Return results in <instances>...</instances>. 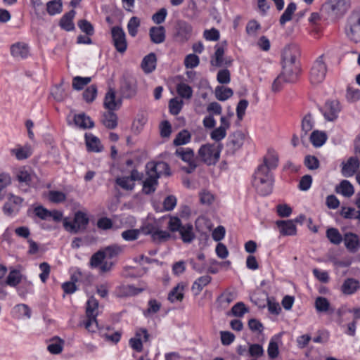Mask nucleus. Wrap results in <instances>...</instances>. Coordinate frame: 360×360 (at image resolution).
<instances>
[{"label": "nucleus", "mask_w": 360, "mask_h": 360, "mask_svg": "<svg viewBox=\"0 0 360 360\" xmlns=\"http://www.w3.org/2000/svg\"><path fill=\"white\" fill-rule=\"evenodd\" d=\"M298 57L299 51L295 46L287 47L283 50V71L281 74L285 82H294L297 79L300 72Z\"/></svg>", "instance_id": "obj_1"}, {"label": "nucleus", "mask_w": 360, "mask_h": 360, "mask_svg": "<svg viewBox=\"0 0 360 360\" xmlns=\"http://www.w3.org/2000/svg\"><path fill=\"white\" fill-rule=\"evenodd\" d=\"M113 226H64L71 234H81L83 236V243L91 245L106 234V231Z\"/></svg>", "instance_id": "obj_2"}, {"label": "nucleus", "mask_w": 360, "mask_h": 360, "mask_svg": "<svg viewBox=\"0 0 360 360\" xmlns=\"http://www.w3.org/2000/svg\"><path fill=\"white\" fill-rule=\"evenodd\" d=\"M274 181L272 174L266 170V167L258 166L252 181L257 193L262 195H267L271 193Z\"/></svg>", "instance_id": "obj_3"}, {"label": "nucleus", "mask_w": 360, "mask_h": 360, "mask_svg": "<svg viewBox=\"0 0 360 360\" xmlns=\"http://www.w3.org/2000/svg\"><path fill=\"white\" fill-rule=\"evenodd\" d=\"M98 302L94 297H90L86 302V320L84 321V326L89 332L94 333L98 328L96 319L98 315Z\"/></svg>", "instance_id": "obj_4"}, {"label": "nucleus", "mask_w": 360, "mask_h": 360, "mask_svg": "<svg viewBox=\"0 0 360 360\" xmlns=\"http://www.w3.org/2000/svg\"><path fill=\"white\" fill-rule=\"evenodd\" d=\"M221 150V144H205L200 148L198 157L208 165H214L219 159Z\"/></svg>", "instance_id": "obj_5"}, {"label": "nucleus", "mask_w": 360, "mask_h": 360, "mask_svg": "<svg viewBox=\"0 0 360 360\" xmlns=\"http://www.w3.org/2000/svg\"><path fill=\"white\" fill-rule=\"evenodd\" d=\"M34 214L43 220L51 221L55 223H59L62 219L63 225H72L68 218H64L62 212L56 210H49L43 206L39 205L34 208Z\"/></svg>", "instance_id": "obj_6"}, {"label": "nucleus", "mask_w": 360, "mask_h": 360, "mask_svg": "<svg viewBox=\"0 0 360 360\" xmlns=\"http://www.w3.org/2000/svg\"><path fill=\"white\" fill-rule=\"evenodd\" d=\"M348 7L346 0H328L322 5L321 10L329 15L338 16L343 15Z\"/></svg>", "instance_id": "obj_7"}, {"label": "nucleus", "mask_w": 360, "mask_h": 360, "mask_svg": "<svg viewBox=\"0 0 360 360\" xmlns=\"http://www.w3.org/2000/svg\"><path fill=\"white\" fill-rule=\"evenodd\" d=\"M326 64L321 56L314 63L311 69L309 75L311 83L314 85L321 83L326 77Z\"/></svg>", "instance_id": "obj_8"}, {"label": "nucleus", "mask_w": 360, "mask_h": 360, "mask_svg": "<svg viewBox=\"0 0 360 360\" xmlns=\"http://www.w3.org/2000/svg\"><path fill=\"white\" fill-rule=\"evenodd\" d=\"M175 155L181 158L184 162L188 163L187 167H182L186 173H192L197 167L195 159L194 152L190 148H178L175 151Z\"/></svg>", "instance_id": "obj_9"}, {"label": "nucleus", "mask_w": 360, "mask_h": 360, "mask_svg": "<svg viewBox=\"0 0 360 360\" xmlns=\"http://www.w3.org/2000/svg\"><path fill=\"white\" fill-rule=\"evenodd\" d=\"M347 36L355 42L360 41V13L350 15L345 28Z\"/></svg>", "instance_id": "obj_10"}, {"label": "nucleus", "mask_w": 360, "mask_h": 360, "mask_svg": "<svg viewBox=\"0 0 360 360\" xmlns=\"http://www.w3.org/2000/svg\"><path fill=\"white\" fill-rule=\"evenodd\" d=\"M112 44L117 52L124 53L127 49L126 34L123 29L119 26L112 27L111 29Z\"/></svg>", "instance_id": "obj_11"}, {"label": "nucleus", "mask_w": 360, "mask_h": 360, "mask_svg": "<svg viewBox=\"0 0 360 360\" xmlns=\"http://www.w3.org/2000/svg\"><path fill=\"white\" fill-rule=\"evenodd\" d=\"M174 38L176 41L184 43L191 37L193 27L185 20H177L175 25Z\"/></svg>", "instance_id": "obj_12"}, {"label": "nucleus", "mask_w": 360, "mask_h": 360, "mask_svg": "<svg viewBox=\"0 0 360 360\" xmlns=\"http://www.w3.org/2000/svg\"><path fill=\"white\" fill-rule=\"evenodd\" d=\"M245 139V134L240 131H237L231 134L226 145V153L229 155H233L242 147L244 143Z\"/></svg>", "instance_id": "obj_13"}, {"label": "nucleus", "mask_w": 360, "mask_h": 360, "mask_svg": "<svg viewBox=\"0 0 360 360\" xmlns=\"http://www.w3.org/2000/svg\"><path fill=\"white\" fill-rule=\"evenodd\" d=\"M147 174L153 175L159 179L162 175L169 176L170 169L167 163L165 162H150L146 165Z\"/></svg>", "instance_id": "obj_14"}, {"label": "nucleus", "mask_w": 360, "mask_h": 360, "mask_svg": "<svg viewBox=\"0 0 360 360\" xmlns=\"http://www.w3.org/2000/svg\"><path fill=\"white\" fill-rule=\"evenodd\" d=\"M151 229L147 230L146 228L145 235L150 234L153 241L160 244L167 241L172 238L171 231H162L158 229L159 226H150Z\"/></svg>", "instance_id": "obj_15"}, {"label": "nucleus", "mask_w": 360, "mask_h": 360, "mask_svg": "<svg viewBox=\"0 0 360 360\" xmlns=\"http://www.w3.org/2000/svg\"><path fill=\"white\" fill-rule=\"evenodd\" d=\"M172 233L178 232L185 243H191L195 238L193 226H168Z\"/></svg>", "instance_id": "obj_16"}, {"label": "nucleus", "mask_w": 360, "mask_h": 360, "mask_svg": "<svg viewBox=\"0 0 360 360\" xmlns=\"http://www.w3.org/2000/svg\"><path fill=\"white\" fill-rule=\"evenodd\" d=\"M340 111V103L337 100L328 101L323 108V115L328 121L335 120Z\"/></svg>", "instance_id": "obj_17"}, {"label": "nucleus", "mask_w": 360, "mask_h": 360, "mask_svg": "<svg viewBox=\"0 0 360 360\" xmlns=\"http://www.w3.org/2000/svg\"><path fill=\"white\" fill-rule=\"evenodd\" d=\"M22 199L13 194H9L7 202L4 204L3 210L6 215H12L18 212Z\"/></svg>", "instance_id": "obj_18"}, {"label": "nucleus", "mask_w": 360, "mask_h": 360, "mask_svg": "<svg viewBox=\"0 0 360 360\" xmlns=\"http://www.w3.org/2000/svg\"><path fill=\"white\" fill-rule=\"evenodd\" d=\"M142 338L144 342H147L149 340V334L146 328H140L137 330L136 337L129 340L131 348L138 352H141L143 349Z\"/></svg>", "instance_id": "obj_19"}, {"label": "nucleus", "mask_w": 360, "mask_h": 360, "mask_svg": "<svg viewBox=\"0 0 360 360\" xmlns=\"http://www.w3.org/2000/svg\"><path fill=\"white\" fill-rule=\"evenodd\" d=\"M343 241L347 250L351 253L356 252L360 248V239L356 234L347 233L344 235Z\"/></svg>", "instance_id": "obj_20"}, {"label": "nucleus", "mask_w": 360, "mask_h": 360, "mask_svg": "<svg viewBox=\"0 0 360 360\" xmlns=\"http://www.w3.org/2000/svg\"><path fill=\"white\" fill-rule=\"evenodd\" d=\"M11 56L17 59H24L29 56L30 50L27 44L23 42H17L11 46Z\"/></svg>", "instance_id": "obj_21"}, {"label": "nucleus", "mask_w": 360, "mask_h": 360, "mask_svg": "<svg viewBox=\"0 0 360 360\" xmlns=\"http://www.w3.org/2000/svg\"><path fill=\"white\" fill-rule=\"evenodd\" d=\"M359 167V161L356 158L351 157L347 162L342 163V174L345 177L352 176Z\"/></svg>", "instance_id": "obj_22"}, {"label": "nucleus", "mask_w": 360, "mask_h": 360, "mask_svg": "<svg viewBox=\"0 0 360 360\" xmlns=\"http://www.w3.org/2000/svg\"><path fill=\"white\" fill-rule=\"evenodd\" d=\"M121 103V100L116 99L115 91L112 89H110L105 96V108L108 110L113 111L120 108Z\"/></svg>", "instance_id": "obj_23"}, {"label": "nucleus", "mask_w": 360, "mask_h": 360, "mask_svg": "<svg viewBox=\"0 0 360 360\" xmlns=\"http://www.w3.org/2000/svg\"><path fill=\"white\" fill-rule=\"evenodd\" d=\"M185 285L183 283H178L168 294V300L172 303L181 302L184 297Z\"/></svg>", "instance_id": "obj_24"}, {"label": "nucleus", "mask_w": 360, "mask_h": 360, "mask_svg": "<svg viewBox=\"0 0 360 360\" xmlns=\"http://www.w3.org/2000/svg\"><path fill=\"white\" fill-rule=\"evenodd\" d=\"M143 291V289L136 288L131 285H122L118 286L115 290L117 297H124L136 295Z\"/></svg>", "instance_id": "obj_25"}, {"label": "nucleus", "mask_w": 360, "mask_h": 360, "mask_svg": "<svg viewBox=\"0 0 360 360\" xmlns=\"http://www.w3.org/2000/svg\"><path fill=\"white\" fill-rule=\"evenodd\" d=\"M165 29L163 26L152 27L149 30L150 40L154 44H161L165 40Z\"/></svg>", "instance_id": "obj_26"}, {"label": "nucleus", "mask_w": 360, "mask_h": 360, "mask_svg": "<svg viewBox=\"0 0 360 360\" xmlns=\"http://www.w3.org/2000/svg\"><path fill=\"white\" fill-rule=\"evenodd\" d=\"M157 58L153 53H150L146 56L141 63V68L144 72L150 73L155 70L156 68Z\"/></svg>", "instance_id": "obj_27"}, {"label": "nucleus", "mask_w": 360, "mask_h": 360, "mask_svg": "<svg viewBox=\"0 0 360 360\" xmlns=\"http://www.w3.org/2000/svg\"><path fill=\"white\" fill-rule=\"evenodd\" d=\"M121 94L122 97L130 98L136 94V85L134 81L125 80L121 86Z\"/></svg>", "instance_id": "obj_28"}, {"label": "nucleus", "mask_w": 360, "mask_h": 360, "mask_svg": "<svg viewBox=\"0 0 360 360\" xmlns=\"http://www.w3.org/2000/svg\"><path fill=\"white\" fill-rule=\"evenodd\" d=\"M23 276L20 271L12 269L6 279V284L10 287H16L22 280Z\"/></svg>", "instance_id": "obj_29"}, {"label": "nucleus", "mask_w": 360, "mask_h": 360, "mask_svg": "<svg viewBox=\"0 0 360 360\" xmlns=\"http://www.w3.org/2000/svg\"><path fill=\"white\" fill-rule=\"evenodd\" d=\"M86 144L89 150L93 152H101L103 149V146L100 140L91 134L85 135Z\"/></svg>", "instance_id": "obj_30"}, {"label": "nucleus", "mask_w": 360, "mask_h": 360, "mask_svg": "<svg viewBox=\"0 0 360 360\" xmlns=\"http://www.w3.org/2000/svg\"><path fill=\"white\" fill-rule=\"evenodd\" d=\"M212 281V277L205 275L199 277L192 285V291L195 295H198L202 290L203 288L207 285Z\"/></svg>", "instance_id": "obj_31"}, {"label": "nucleus", "mask_w": 360, "mask_h": 360, "mask_svg": "<svg viewBox=\"0 0 360 360\" xmlns=\"http://www.w3.org/2000/svg\"><path fill=\"white\" fill-rule=\"evenodd\" d=\"M278 158L274 150H269L267 155L264 158V163L259 166H265L266 170L270 172L277 167Z\"/></svg>", "instance_id": "obj_32"}, {"label": "nucleus", "mask_w": 360, "mask_h": 360, "mask_svg": "<svg viewBox=\"0 0 360 360\" xmlns=\"http://www.w3.org/2000/svg\"><path fill=\"white\" fill-rule=\"evenodd\" d=\"M75 15L74 10L65 13L60 20V26L66 31H72L75 29L73 18Z\"/></svg>", "instance_id": "obj_33"}, {"label": "nucleus", "mask_w": 360, "mask_h": 360, "mask_svg": "<svg viewBox=\"0 0 360 360\" xmlns=\"http://www.w3.org/2000/svg\"><path fill=\"white\" fill-rule=\"evenodd\" d=\"M359 288V282L354 278L346 279L342 285V291L345 295H352Z\"/></svg>", "instance_id": "obj_34"}, {"label": "nucleus", "mask_w": 360, "mask_h": 360, "mask_svg": "<svg viewBox=\"0 0 360 360\" xmlns=\"http://www.w3.org/2000/svg\"><path fill=\"white\" fill-rule=\"evenodd\" d=\"M335 191L345 197L349 198L354 194V186L349 181L342 180L340 184L336 186Z\"/></svg>", "instance_id": "obj_35"}, {"label": "nucleus", "mask_w": 360, "mask_h": 360, "mask_svg": "<svg viewBox=\"0 0 360 360\" xmlns=\"http://www.w3.org/2000/svg\"><path fill=\"white\" fill-rule=\"evenodd\" d=\"M11 155H14L18 160H25L32 155V149L30 146L25 145L23 147L18 146L11 150Z\"/></svg>", "instance_id": "obj_36"}, {"label": "nucleus", "mask_w": 360, "mask_h": 360, "mask_svg": "<svg viewBox=\"0 0 360 360\" xmlns=\"http://www.w3.org/2000/svg\"><path fill=\"white\" fill-rule=\"evenodd\" d=\"M97 328L96 329V330ZM101 336L104 337L107 340L110 341L113 343H117L121 338V333L119 331L112 332L110 327H107L105 329L103 328H98Z\"/></svg>", "instance_id": "obj_37"}, {"label": "nucleus", "mask_w": 360, "mask_h": 360, "mask_svg": "<svg viewBox=\"0 0 360 360\" xmlns=\"http://www.w3.org/2000/svg\"><path fill=\"white\" fill-rule=\"evenodd\" d=\"M220 223L219 218L213 213H206L198 217L195 225H214Z\"/></svg>", "instance_id": "obj_38"}, {"label": "nucleus", "mask_w": 360, "mask_h": 360, "mask_svg": "<svg viewBox=\"0 0 360 360\" xmlns=\"http://www.w3.org/2000/svg\"><path fill=\"white\" fill-rule=\"evenodd\" d=\"M148 227L149 226H141L140 229H127L122 233V238L125 241H134L139 238L141 233L144 234L146 228Z\"/></svg>", "instance_id": "obj_39"}, {"label": "nucleus", "mask_w": 360, "mask_h": 360, "mask_svg": "<svg viewBox=\"0 0 360 360\" xmlns=\"http://www.w3.org/2000/svg\"><path fill=\"white\" fill-rule=\"evenodd\" d=\"M74 122L77 126L83 129L92 128L94 125L91 119L84 113L75 115Z\"/></svg>", "instance_id": "obj_40"}, {"label": "nucleus", "mask_w": 360, "mask_h": 360, "mask_svg": "<svg viewBox=\"0 0 360 360\" xmlns=\"http://www.w3.org/2000/svg\"><path fill=\"white\" fill-rule=\"evenodd\" d=\"M102 250L105 254V258L113 259L118 257L123 252L124 248L120 245L113 244Z\"/></svg>", "instance_id": "obj_41"}, {"label": "nucleus", "mask_w": 360, "mask_h": 360, "mask_svg": "<svg viewBox=\"0 0 360 360\" xmlns=\"http://www.w3.org/2000/svg\"><path fill=\"white\" fill-rule=\"evenodd\" d=\"M158 179L153 175L148 174V177L143 181V191L146 194H150L155 191V186L158 185Z\"/></svg>", "instance_id": "obj_42"}, {"label": "nucleus", "mask_w": 360, "mask_h": 360, "mask_svg": "<svg viewBox=\"0 0 360 360\" xmlns=\"http://www.w3.org/2000/svg\"><path fill=\"white\" fill-rule=\"evenodd\" d=\"M102 122L107 128L114 129L117 125V117L112 111L109 110L104 113Z\"/></svg>", "instance_id": "obj_43"}, {"label": "nucleus", "mask_w": 360, "mask_h": 360, "mask_svg": "<svg viewBox=\"0 0 360 360\" xmlns=\"http://www.w3.org/2000/svg\"><path fill=\"white\" fill-rule=\"evenodd\" d=\"M326 139V134L319 131H314L310 136V141L315 147H320L323 145Z\"/></svg>", "instance_id": "obj_44"}, {"label": "nucleus", "mask_w": 360, "mask_h": 360, "mask_svg": "<svg viewBox=\"0 0 360 360\" xmlns=\"http://www.w3.org/2000/svg\"><path fill=\"white\" fill-rule=\"evenodd\" d=\"M215 53L211 60V64L216 67H221L224 64V49L223 46L218 45L215 46Z\"/></svg>", "instance_id": "obj_45"}, {"label": "nucleus", "mask_w": 360, "mask_h": 360, "mask_svg": "<svg viewBox=\"0 0 360 360\" xmlns=\"http://www.w3.org/2000/svg\"><path fill=\"white\" fill-rule=\"evenodd\" d=\"M47 12L49 15H53L60 13L63 11L62 0H52L46 4Z\"/></svg>", "instance_id": "obj_46"}, {"label": "nucleus", "mask_w": 360, "mask_h": 360, "mask_svg": "<svg viewBox=\"0 0 360 360\" xmlns=\"http://www.w3.org/2000/svg\"><path fill=\"white\" fill-rule=\"evenodd\" d=\"M231 89L224 86H217L215 89V96L221 101H224L233 96Z\"/></svg>", "instance_id": "obj_47"}, {"label": "nucleus", "mask_w": 360, "mask_h": 360, "mask_svg": "<svg viewBox=\"0 0 360 360\" xmlns=\"http://www.w3.org/2000/svg\"><path fill=\"white\" fill-rule=\"evenodd\" d=\"M141 25L140 19L136 16L131 17L127 23V30L129 34L134 37L138 33V29Z\"/></svg>", "instance_id": "obj_48"}, {"label": "nucleus", "mask_w": 360, "mask_h": 360, "mask_svg": "<svg viewBox=\"0 0 360 360\" xmlns=\"http://www.w3.org/2000/svg\"><path fill=\"white\" fill-rule=\"evenodd\" d=\"M326 236L330 242L335 245H339L343 240V238L339 231L333 227L327 230Z\"/></svg>", "instance_id": "obj_49"}, {"label": "nucleus", "mask_w": 360, "mask_h": 360, "mask_svg": "<svg viewBox=\"0 0 360 360\" xmlns=\"http://www.w3.org/2000/svg\"><path fill=\"white\" fill-rule=\"evenodd\" d=\"M176 91L181 97L186 99H190L193 95L192 88L184 82L177 84Z\"/></svg>", "instance_id": "obj_50"}, {"label": "nucleus", "mask_w": 360, "mask_h": 360, "mask_svg": "<svg viewBox=\"0 0 360 360\" xmlns=\"http://www.w3.org/2000/svg\"><path fill=\"white\" fill-rule=\"evenodd\" d=\"M191 141V134L187 130H182L177 134L173 141L174 146H179L188 143Z\"/></svg>", "instance_id": "obj_51"}, {"label": "nucleus", "mask_w": 360, "mask_h": 360, "mask_svg": "<svg viewBox=\"0 0 360 360\" xmlns=\"http://www.w3.org/2000/svg\"><path fill=\"white\" fill-rule=\"evenodd\" d=\"M91 81V77L76 76L72 79V88L75 90H82L86 85L89 84Z\"/></svg>", "instance_id": "obj_52"}, {"label": "nucleus", "mask_w": 360, "mask_h": 360, "mask_svg": "<svg viewBox=\"0 0 360 360\" xmlns=\"http://www.w3.org/2000/svg\"><path fill=\"white\" fill-rule=\"evenodd\" d=\"M235 299L234 294L225 291L221 293L217 298V301L219 302L221 307L226 308L230 303H231Z\"/></svg>", "instance_id": "obj_53"}, {"label": "nucleus", "mask_w": 360, "mask_h": 360, "mask_svg": "<svg viewBox=\"0 0 360 360\" xmlns=\"http://www.w3.org/2000/svg\"><path fill=\"white\" fill-rule=\"evenodd\" d=\"M296 10V4L293 2L290 3L284 13L280 18V23L284 25L286 22L290 21L292 19V15Z\"/></svg>", "instance_id": "obj_54"}, {"label": "nucleus", "mask_w": 360, "mask_h": 360, "mask_svg": "<svg viewBox=\"0 0 360 360\" xmlns=\"http://www.w3.org/2000/svg\"><path fill=\"white\" fill-rule=\"evenodd\" d=\"M63 340L57 338L52 340V342L48 345V351L53 354H58L63 350Z\"/></svg>", "instance_id": "obj_55"}, {"label": "nucleus", "mask_w": 360, "mask_h": 360, "mask_svg": "<svg viewBox=\"0 0 360 360\" xmlns=\"http://www.w3.org/2000/svg\"><path fill=\"white\" fill-rule=\"evenodd\" d=\"M314 127V122L312 120L311 115L310 113L307 114L302 119V131L304 132V135H301V138L306 136L309 131H310Z\"/></svg>", "instance_id": "obj_56"}, {"label": "nucleus", "mask_w": 360, "mask_h": 360, "mask_svg": "<svg viewBox=\"0 0 360 360\" xmlns=\"http://www.w3.org/2000/svg\"><path fill=\"white\" fill-rule=\"evenodd\" d=\"M116 184L122 188L127 191H131L134 189L135 184L132 182L131 179L129 176L117 177L115 180Z\"/></svg>", "instance_id": "obj_57"}, {"label": "nucleus", "mask_w": 360, "mask_h": 360, "mask_svg": "<svg viewBox=\"0 0 360 360\" xmlns=\"http://www.w3.org/2000/svg\"><path fill=\"white\" fill-rule=\"evenodd\" d=\"M340 214L346 219H358L360 221V211L349 207H342Z\"/></svg>", "instance_id": "obj_58"}, {"label": "nucleus", "mask_w": 360, "mask_h": 360, "mask_svg": "<svg viewBox=\"0 0 360 360\" xmlns=\"http://www.w3.org/2000/svg\"><path fill=\"white\" fill-rule=\"evenodd\" d=\"M315 307L318 312H326L330 307V302L323 297H318L315 300Z\"/></svg>", "instance_id": "obj_59"}, {"label": "nucleus", "mask_w": 360, "mask_h": 360, "mask_svg": "<svg viewBox=\"0 0 360 360\" xmlns=\"http://www.w3.org/2000/svg\"><path fill=\"white\" fill-rule=\"evenodd\" d=\"M183 106V101L176 98H172L169 103V112L174 115H178Z\"/></svg>", "instance_id": "obj_60"}, {"label": "nucleus", "mask_w": 360, "mask_h": 360, "mask_svg": "<svg viewBox=\"0 0 360 360\" xmlns=\"http://www.w3.org/2000/svg\"><path fill=\"white\" fill-rule=\"evenodd\" d=\"M104 259H105V254L103 250H100L91 256L90 265L94 268L98 267L102 264Z\"/></svg>", "instance_id": "obj_61"}, {"label": "nucleus", "mask_w": 360, "mask_h": 360, "mask_svg": "<svg viewBox=\"0 0 360 360\" xmlns=\"http://www.w3.org/2000/svg\"><path fill=\"white\" fill-rule=\"evenodd\" d=\"M79 29L88 36L93 35L94 33V29L92 24L88 20L83 19L80 20L77 23Z\"/></svg>", "instance_id": "obj_62"}, {"label": "nucleus", "mask_w": 360, "mask_h": 360, "mask_svg": "<svg viewBox=\"0 0 360 360\" xmlns=\"http://www.w3.org/2000/svg\"><path fill=\"white\" fill-rule=\"evenodd\" d=\"M97 95V87L96 85H91L83 93L84 99L87 103L94 101Z\"/></svg>", "instance_id": "obj_63"}, {"label": "nucleus", "mask_w": 360, "mask_h": 360, "mask_svg": "<svg viewBox=\"0 0 360 360\" xmlns=\"http://www.w3.org/2000/svg\"><path fill=\"white\" fill-rule=\"evenodd\" d=\"M49 200L55 203H60L66 200V195L58 191H51L49 193Z\"/></svg>", "instance_id": "obj_64"}]
</instances>
